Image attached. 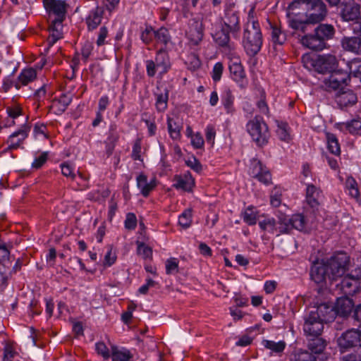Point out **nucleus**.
Listing matches in <instances>:
<instances>
[{
	"mask_svg": "<svg viewBox=\"0 0 361 361\" xmlns=\"http://www.w3.org/2000/svg\"><path fill=\"white\" fill-rule=\"evenodd\" d=\"M154 61L157 66V69H160L159 73L161 75L166 73L171 68L169 54L164 48L157 51Z\"/></svg>",
	"mask_w": 361,
	"mask_h": 361,
	"instance_id": "21",
	"label": "nucleus"
},
{
	"mask_svg": "<svg viewBox=\"0 0 361 361\" xmlns=\"http://www.w3.org/2000/svg\"><path fill=\"white\" fill-rule=\"evenodd\" d=\"M141 141L140 140H137L134 142L132 149L131 157L133 160H138L142 161V159L141 158Z\"/></svg>",
	"mask_w": 361,
	"mask_h": 361,
	"instance_id": "63",
	"label": "nucleus"
},
{
	"mask_svg": "<svg viewBox=\"0 0 361 361\" xmlns=\"http://www.w3.org/2000/svg\"><path fill=\"white\" fill-rule=\"evenodd\" d=\"M291 224L293 225V229H297L302 231L306 228V219L305 216L301 214H296L290 217Z\"/></svg>",
	"mask_w": 361,
	"mask_h": 361,
	"instance_id": "44",
	"label": "nucleus"
},
{
	"mask_svg": "<svg viewBox=\"0 0 361 361\" xmlns=\"http://www.w3.org/2000/svg\"><path fill=\"white\" fill-rule=\"evenodd\" d=\"M290 361H317V357L307 350H298L290 355Z\"/></svg>",
	"mask_w": 361,
	"mask_h": 361,
	"instance_id": "42",
	"label": "nucleus"
},
{
	"mask_svg": "<svg viewBox=\"0 0 361 361\" xmlns=\"http://www.w3.org/2000/svg\"><path fill=\"white\" fill-rule=\"evenodd\" d=\"M276 228L279 234L289 233L293 230L290 217L281 214L278 215V221L276 222Z\"/></svg>",
	"mask_w": 361,
	"mask_h": 361,
	"instance_id": "32",
	"label": "nucleus"
},
{
	"mask_svg": "<svg viewBox=\"0 0 361 361\" xmlns=\"http://www.w3.org/2000/svg\"><path fill=\"white\" fill-rule=\"evenodd\" d=\"M179 261L177 258L171 257L165 262L166 274L168 275L176 274L178 272Z\"/></svg>",
	"mask_w": 361,
	"mask_h": 361,
	"instance_id": "48",
	"label": "nucleus"
},
{
	"mask_svg": "<svg viewBox=\"0 0 361 361\" xmlns=\"http://www.w3.org/2000/svg\"><path fill=\"white\" fill-rule=\"evenodd\" d=\"M314 32L322 39L324 42L333 38L335 34V29L330 24H320L315 29Z\"/></svg>",
	"mask_w": 361,
	"mask_h": 361,
	"instance_id": "30",
	"label": "nucleus"
},
{
	"mask_svg": "<svg viewBox=\"0 0 361 361\" xmlns=\"http://www.w3.org/2000/svg\"><path fill=\"white\" fill-rule=\"evenodd\" d=\"M234 100L235 97L230 88H224L221 95V102L226 114L232 115L235 113Z\"/></svg>",
	"mask_w": 361,
	"mask_h": 361,
	"instance_id": "23",
	"label": "nucleus"
},
{
	"mask_svg": "<svg viewBox=\"0 0 361 361\" xmlns=\"http://www.w3.org/2000/svg\"><path fill=\"white\" fill-rule=\"evenodd\" d=\"M61 173L62 174L67 177L71 178V180H73L75 177V173L74 168L72 166V165L69 162H63L61 164Z\"/></svg>",
	"mask_w": 361,
	"mask_h": 361,
	"instance_id": "58",
	"label": "nucleus"
},
{
	"mask_svg": "<svg viewBox=\"0 0 361 361\" xmlns=\"http://www.w3.org/2000/svg\"><path fill=\"white\" fill-rule=\"evenodd\" d=\"M354 307L353 300L349 298H341L337 300L335 310L336 314H340L343 317L348 316Z\"/></svg>",
	"mask_w": 361,
	"mask_h": 361,
	"instance_id": "27",
	"label": "nucleus"
},
{
	"mask_svg": "<svg viewBox=\"0 0 361 361\" xmlns=\"http://www.w3.org/2000/svg\"><path fill=\"white\" fill-rule=\"evenodd\" d=\"M137 252L139 255L142 256L144 259L151 258L152 256V250L150 247L146 245L144 243L137 241Z\"/></svg>",
	"mask_w": 361,
	"mask_h": 361,
	"instance_id": "54",
	"label": "nucleus"
},
{
	"mask_svg": "<svg viewBox=\"0 0 361 361\" xmlns=\"http://www.w3.org/2000/svg\"><path fill=\"white\" fill-rule=\"evenodd\" d=\"M71 101L72 99L71 97L66 94H63L59 97V99L56 102H54L53 107L59 106L58 110L60 112H63L66 109L68 106L71 104Z\"/></svg>",
	"mask_w": 361,
	"mask_h": 361,
	"instance_id": "56",
	"label": "nucleus"
},
{
	"mask_svg": "<svg viewBox=\"0 0 361 361\" xmlns=\"http://www.w3.org/2000/svg\"><path fill=\"white\" fill-rule=\"evenodd\" d=\"M246 130L257 146L262 147L268 143L270 133L268 126L262 118L255 116L249 121Z\"/></svg>",
	"mask_w": 361,
	"mask_h": 361,
	"instance_id": "3",
	"label": "nucleus"
},
{
	"mask_svg": "<svg viewBox=\"0 0 361 361\" xmlns=\"http://www.w3.org/2000/svg\"><path fill=\"white\" fill-rule=\"evenodd\" d=\"M154 30L151 25H147L141 32L140 39L146 44H149L154 38Z\"/></svg>",
	"mask_w": 361,
	"mask_h": 361,
	"instance_id": "52",
	"label": "nucleus"
},
{
	"mask_svg": "<svg viewBox=\"0 0 361 361\" xmlns=\"http://www.w3.org/2000/svg\"><path fill=\"white\" fill-rule=\"evenodd\" d=\"M259 226L263 231L267 230L272 233L277 231L276 221L273 218H268L259 221Z\"/></svg>",
	"mask_w": 361,
	"mask_h": 361,
	"instance_id": "51",
	"label": "nucleus"
},
{
	"mask_svg": "<svg viewBox=\"0 0 361 361\" xmlns=\"http://www.w3.org/2000/svg\"><path fill=\"white\" fill-rule=\"evenodd\" d=\"M36 76L37 73L34 68H30L23 69L18 77V82H15V87L18 90L20 87L19 83H21L23 85H26L34 80Z\"/></svg>",
	"mask_w": 361,
	"mask_h": 361,
	"instance_id": "29",
	"label": "nucleus"
},
{
	"mask_svg": "<svg viewBox=\"0 0 361 361\" xmlns=\"http://www.w3.org/2000/svg\"><path fill=\"white\" fill-rule=\"evenodd\" d=\"M326 136L329 151L334 155L339 156L341 154V148L336 135L333 133H327Z\"/></svg>",
	"mask_w": 361,
	"mask_h": 361,
	"instance_id": "39",
	"label": "nucleus"
},
{
	"mask_svg": "<svg viewBox=\"0 0 361 361\" xmlns=\"http://www.w3.org/2000/svg\"><path fill=\"white\" fill-rule=\"evenodd\" d=\"M324 329V322L319 319V317L314 313H310L305 317L303 331L307 336H319Z\"/></svg>",
	"mask_w": 361,
	"mask_h": 361,
	"instance_id": "9",
	"label": "nucleus"
},
{
	"mask_svg": "<svg viewBox=\"0 0 361 361\" xmlns=\"http://www.w3.org/2000/svg\"><path fill=\"white\" fill-rule=\"evenodd\" d=\"M360 13V6L354 1L344 4L341 10V16L345 21L355 22Z\"/></svg>",
	"mask_w": 361,
	"mask_h": 361,
	"instance_id": "18",
	"label": "nucleus"
},
{
	"mask_svg": "<svg viewBox=\"0 0 361 361\" xmlns=\"http://www.w3.org/2000/svg\"><path fill=\"white\" fill-rule=\"evenodd\" d=\"M288 126L286 123L281 122L278 123V128L276 130V134L279 139L283 141H288L290 139V135L288 132Z\"/></svg>",
	"mask_w": 361,
	"mask_h": 361,
	"instance_id": "55",
	"label": "nucleus"
},
{
	"mask_svg": "<svg viewBox=\"0 0 361 361\" xmlns=\"http://www.w3.org/2000/svg\"><path fill=\"white\" fill-rule=\"evenodd\" d=\"M30 130V127L28 125H23L22 127L13 133L7 140L8 147L4 150H13L20 147L23 141L26 139Z\"/></svg>",
	"mask_w": 361,
	"mask_h": 361,
	"instance_id": "13",
	"label": "nucleus"
},
{
	"mask_svg": "<svg viewBox=\"0 0 361 361\" xmlns=\"http://www.w3.org/2000/svg\"><path fill=\"white\" fill-rule=\"evenodd\" d=\"M111 357L112 361H133V355L126 348L112 345Z\"/></svg>",
	"mask_w": 361,
	"mask_h": 361,
	"instance_id": "28",
	"label": "nucleus"
},
{
	"mask_svg": "<svg viewBox=\"0 0 361 361\" xmlns=\"http://www.w3.org/2000/svg\"><path fill=\"white\" fill-rule=\"evenodd\" d=\"M350 74L355 78H360L361 80V61L354 59L349 64Z\"/></svg>",
	"mask_w": 361,
	"mask_h": 361,
	"instance_id": "59",
	"label": "nucleus"
},
{
	"mask_svg": "<svg viewBox=\"0 0 361 361\" xmlns=\"http://www.w3.org/2000/svg\"><path fill=\"white\" fill-rule=\"evenodd\" d=\"M118 139L119 134L118 131V126L116 123H111L106 142H108L109 145H115Z\"/></svg>",
	"mask_w": 361,
	"mask_h": 361,
	"instance_id": "50",
	"label": "nucleus"
},
{
	"mask_svg": "<svg viewBox=\"0 0 361 361\" xmlns=\"http://www.w3.org/2000/svg\"><path fill=\"white\" fill-rule=\"evenodd\" d=\"M339 128L343 130L345 129L351 134H358L361 130V121L353 119L349 122L338 123Z\"/></svg>",
	"mask_w": 361,
	"mask_h": 361,
	"instance_id": "41",
	"label": "nucleus"
},
{
	"mask_svg": "<svg viewBox=\"0 0 361 361\" xmlns=\"http://www.w3.org/2000/svg\"><path fill=\"white\" fill-rule=\"evenodd\" d=\"M319 190L313 185H308L306 191V198L307 203L314 207L319 204Z\"/></svg>",
	"mask_w": 361,
	"mask_h": 361,
	"instance_id": "38",
	"label": "nucleus"
},
{
	"mask_svg": "<svg viewBox=\"0 0 361 361\" xmlns=\"http://www.w3.org/2000/svg\"><path fill=\"white\" fill-rule=\"evenodd\" d=\"M361 267H357L341 280L340 283L341 290L345 295H353L359 289Z\"/></svg>",
	"mask_w": 361,
	"mask_h": 361,
	"instance_id": "7",
	"label": "nucleus"
},
{
	"mask_svg": "<svg viewBox=\"0 0 361 361\" xmlns=\"http://www.w3.org/2000/svg\"><path fill=\"white\" fill-rule=\"evenodd\" d=\"M137 226V218L135 214L128 213L125 220V227L128 230H134Z\"/></svg>",
	"mask_w": 361,
	"mask_h": 361,
	"instance_id": "64",
	"label": "nucleus"
},
{
	"mask_svg": "<svg viewBox=\"0 0 361 361\" xmlns=\"http://www.w3.org/2000/svg\"><path fill=\"white\" fill-rule=\"evenodd\" d=\"M300 42L304 47L315 51H321L326 47V42H324L316 32L302 37Z\"/></svg>",
	"mask_w": 361,
	"mask_h": 361,
	"instance_id": "19",
	"label": "nucleus"
},
{
	"mask_svg": "<svg viewBox=\"0 0 361 361\" xmlns=\"http://www.w3.org/2000/svg\"><path fill=\"white\" fill-rule=\"evenodd\" d=\"M319 317V319L324 322L333 321L336 316L335 306L331 303L323 302L314 307V310L310 312Z\"/></svg>",
	"mask_w": 361,
	"mask_h": 361,
	"instance_id": "15",
	"label": "nucleus"
},
{
	"mask_svg": "<svg viewBox=\"0 0 361 361\" xmlns=\"http://www.w3.org/2000/svg\"><path fill=\"white\" fill-rule=\"evenodd\" d=\"M343 48L356 54H361V38L357 37H343L341 40Z\"/></svg>",
	"mask_w": 361,
	"mask_h": 361,
	"instance_id": "26",
	"label": "nucleus"
},
{
	"mask_svg": "<svg viewBox=\"0 0 361 361\" xmlns=\"http://www.w3.org/2000/svg\"><path fill=\"white\" fill-rule=\"evenodd\" d=\"M154 39L158 44L164 46V49L171 42V37L169 30L165 27H161L158 30H154Z\"/></svg>",
	"mask_w": 361,
	"mask_h": 361,
	"instance_id": "35",
	"label": "nucleus"
},
{
	"mask_svg": "<svg viewBox=\"0 0 361 361\" xmlns=\"http://www.w3.org/2000/svg\"><path fill=\"white\" fill-rule=\"evenodd\" d=\"M223 71L224 66L222 63L217 62L214 64L212 72V78L214 82H218L221 80Z\"/></svg>",
	"mask_w": 361,
	"mask_h": 361,
	"instance_id": "61",
	"label": "nucleus"
},
{
	"mask_svg": "<svg viewBox=\"0 0 361 361\" xmlns=\"http://www.w3.org/2000/svg\"><path fill=\"white\" fill-rule=\"evenodd\" d=\"M43 5L49 13H54L53 20H64L68 4L62 0H43Z\"/></svg>",
	"mask_w": 361,
	"mask_h": 361,
	"instance_id": "12",
	"label": "nucleus"
},
{
	"mask_svg": "<svg viewBox=\"0 0 361 361\" xmlns=\"http://www.w3.org/2000/svg\"><path fill=\"white\" fill-rule=\"evenodd\" d=\"M230 35L231 32L221 26L220 30L212 34V38L217 46L221 49L233 42L231 40Z\"/></svg>",
	"mask_w": 361,
	"mask_h": 361,
	"instance_id": "25",
	"label": "nucleus"
},
{
	"mask_svg": "<svg viewBox=\"0 0 361 361\" xmlns=\"http://www.w3.org/2000/svg\"><path fill=\"white\" fill-rule=\"evenodd\" d=\"M289 26L295 30H300L303 32H305L306 27L308 24H310L307 21V18L305 20H300L296 18H293L289 20L288 21Z\"/></svg>",
	"mask_w": 361,
	"mask_h": 361,
	"instance_id": "53",
	"label": "nucleus"
},
{
	"mask_svg": "<svg viewBox=\"0 0 361 361\" xmlns=\"http://www.w3.org/2000/svg\"><path fill=\"white\" fill-rule=\"evenodd\" d=\"M335 100L338 106L341 109H343L355 104L357 97L353 90L349 89L343 90L342 89V90L336 93Z\"/></svg>",
	"mask_w": 361,
	"mask_h": 361,
	"instance_id": "17",
	"label": "nucleus"
},
{
	"mask_svg": "<svg viewBox=\"0 0 361 361\" xmlns=\"http://www.w3.org/2000/svg\"><path fill=\"white\" fill-rule=\"evenodd\" d=\"M156 107L159 111H164L167 107V102L169 98V92L167 90H164V92L156 94Z\"/></svg>",
	"mask_w": 361,
	"mask_h": 361,
	"instance_id": "46",
	"label": "nucleus"
},
{
	"mask_svg": "<svg viewBox=\"0 0 361 361\" xmlns=\"http://www.w3.org/2000/svg\"><path fill=\"white\" fill-rule=\"evenodd\" d=\"M220 50L228 59L229 63L240 61V56L237 52V47L234 42L220 49Z\"/></svg>",
	"mask_w": 361,
	"mask_h": 361,
	"instance_id": "33",
	"label": "nucleus"
},
{
	"mask_svg": "<svg viewBox=\"0 0 361 361\" xmlns=\"http://www.w3.org/2000/svg\"><path fill=\"white\" fill-rule=\"evenodd\" d=\"M310 277L317 284L325 282L329 279V271L325 262H315L310 269Z\"/></svg>",
	"mask_w": 361,
	"mask_h": 361,
	"instance_id": "16",
	"label": "nucleus"
},
{
	"mask_svg": "<svg viewBox=\"0 0 361 361\" xmlns=\"http://www.w3.org/2000/svg\"><path fill=\"white\" fill-rule=\"evenodd\" d=\"M186 36L192 44H200L204 36L203 23L200 19L192 18L189 20Z\"/></svg>",
	"mask_w": 361,
	"mask_h": 361,
	"instance_id": "10",
	"label": "nucleus"
},
{
	"mask_svg": "<svg viewBox=\"0 0 361 361\" xmlns=\"http://www.w3.org/2000/svg\"><path fill=\"white\" fill-rule=\"evenodd\" d=\"M11 264L12 262L11 257L0 258L1 281L5 286L7 285V281L11 276V270L10 269Z\"/></svg>",
	"mask_w": 361,
	"mask_h": 361,
	"instance_id": "31",
	"label": "nucleus"
},
{
	"mask_svg": "<svg viewBox=\"0 0 361 361\" xmlns=\"http://www.w3.org/2000/svg\"><path fill=\"white\" fill-rule=\"evenodd\" d=\"M63 20H52L49 27V36L47 39L48 47L45 51H47L59 39L63 37L62 33Z\"/></svg>",
	"mask_w": 361,
	"mask_h": 361,
	"instance_id": "20",
	"label": "nucleus"
},
{
	"mask_svg": "<svg viewBox=\"0 0 361 361\" xmlns=\"http://www.w3.org/2000/svg\"><path fill=\"white\" fill-rule=\"evenodd\" d=\"M178 224L183 228H188L192 224V209H185L178 218Z\"/></svg>",
	"mask_w": 361,
	"mask_h": 361,
	"instance_id": "47",
	"label": "nucleus"
},
{
	"mask_svg": "<svg viewBox=\"0 0 361 361\" xmlns=\"http://www.w3.org/2000/svg\"><path fill=\"white\" fill-rule=\"evenodd\" d=\"M262 343L264 348L279 355L283 353L286 346V343L283 341L276 342L274 341L264 340Z\"/></svg>",
	"mask_w": 361,
	"mask_h": 361,
	"instance_id": "40",
	"label": "nucleus"
},
{
	"mask_svg": "<svg viewBox=\"0 0 361 361\" xmlns=\"http://www.w3.org/2000/svg\"><path fill=\"white\" fill-rule=\"evenodd\" d=\"M228 68L231 78L238 85L241 89H245L248 85L246 73L241 63V61L228 63Z\"/></svg>",
	"mask_w": 361,
	"mask_h": 361,
	"instance_id": "14",
	"label": "nucleus"
},
{
	"mask_svg": "<svg viewBox=\"0 0 361 361\" xmlns=\"http://www.w3.org/2000/svg\"><path fill=\"white\" fill-rule=\"evenodd\" d=\"M104 11L101 7H96L90 12L89 16L86 18V23L89 30L96 29L102 23Z\"/></svg>",
	"mask_w": 361,
	"mask_h": 361,
	"instance_id": "24",
	"label": "nucleus"
},
{
	"mask_svg": "<svg viewBox=\"0 0 361 361\" xmlns=\"http://www.w3.org/2000/svg\"><path fill=\"white\" fill-rule=\"evenodd\" d=\"M243 221L250 226L256 224L257 214L252 207H247L243 213Z\"/></svg>",
	"mask_w": 361,
	"mask_h": 361,
	"instance_id": "49",
	"label": "nucleus"
},
{
	"mask_svg": "<svg viewBox=\"0 0 361 361\" xmlns=\"http://www.w3.org/2000/svg\"><path fill=\"white\" fill-rule=\"evenodd\" d=\"M137 186L140 193L144 197H147L150 192L156 187L155 180H147V177L144 173H140L136 178Z\"/></svg>",
	"mask_w": 361,
	"mask_h": 361,
	"instance_id": "22",
	"label": "nucleus"
},
{
	"mask_svg": "<svg viewBox=\"0 0 361 361\" xmlns=\"http://www.w3.org/2000/svg\"><path fill=\"white\" fill-rule=\"evenodd\" d=\"M345 187L348 190L349 195L355 198L358 199L360 197V192L357 188V183L354 178L348 177L346 179Z\"/></svg>",
	"mask_w": 361,
	"mask_h": 361,
	"instance_id": "45",
	"label": "nucleus"
},
{
	"mask_svg": "<svg viewBox=\"0 0 361 361\" xmlns=\"http://www.w3.org/2000/svg\"><path fill=\"white\" fill-rule=\"evenodd\" d=\"M221 26L227 29L234 38H238L240 31V12L234 3H227L221 17Z\"/></svg>",
	"mask_w": 361,
	"mask_h": 361,
	"instance_id": "5",
	"label": "nucleus"
},
{
	"mask_svg": "<svg viewBox=\"0 0 361 361\" xmlns=\"http://www.w3.org/2000/svg\"><path fill=\"white\" fill-rule=\"evenodd\" d=\"M167 127L170 137L173 140H178L180 137V130L182 129V126L178 119L168 117Z\"/></svg>",
	"mask_w": 361,
	"mask_h": 361,
	"instance_id": "34",
	"label": "nucleus"
},
{
	"mask_svg": "<svg viewBox=\"0 0 361 361\" xmlns=\"http://www.w3.org/2000/svg\"><path fill=\"white\" fill-rule=\"evenodd\" d=\"M331 73L334 75L341 85H346L348 80H350V76L347 72L334 70Z\"/></svg>",
	"mask_w": 361,
	"mask_h": 361,
	"instance_id": "62",
	"label": "nucleus"
},
{
	"mask_svg": "<svg viewBox=\"0 0 361 361\" xmlns=\"http://www.w3.org/2000/svg\"><path fill=\"white\" fill-rule=\"evenodd\" d=\"M307 343V347L312 353L320 354L324 350L326 343L325 340L319 336H312Z\"/></svg>",
	"mask_w": 361,
	"mask_h": 361,
	"instance_id": "36",
	"label": "nucleus"
},
{
	"mask_svg": "<svg viewBox=\"0 0 361 361\" xmlns=\"http://www.w3.org/2000/svg\"><path fill=\"white\" fill-rule=\"evenodd\" d=\"M325 262L329 271V280L334 281L343 276L348 269L350 257L344 252H338Z\"/></svg>",
	"mask_w": 361,
	"mask_h": 361,
	"instance_id": "4",
	"label": "nucleus"
},
{
	"mask_svg": "<svg viewBox=\"0 0 361 361\" xmlns=\"http://www.w3.org/2000/svg\"><path fill=\"white\" fill-rule=\"evenodd\" d=\"M337 343L342 352L358 345L361 348V328L358 329H352L345 331L338 338Z\"/></svg>",
	"mask_w": 361,
	"mask_h": 361,
	"instance_id": "6",
	"label": "nucleus"
},
{
	"mask_svg": "<svg viewBox=\"0 0 361 361\" xmlns=\"http://www.w3.org/2000/svg\"><path fill=\"white\" fill-rule=\"evenodd\" d=\"M249 174L265 185H270L271 183L270 171L257 159H252L250 161Z\"/></svg>",
	"mask_w": 361,
	"mask_h": 361,
	"instance_id": "8",
	"label": "nucleus"
},
{
	"mask_svg": "<svg viewBox=\"0 0 361 361\" xmlns=\"http://www.w3.org/2000/svg\"><path fill=\"white\" fill-rule=\"evenodd\" d=\"M324 84L327 90H336L342 86L331 73L328 78L324 79Z\"/></svg>",
	"mask_w": 361,
	"mask_h": 361,
	"instance_id": "57",
	"label": "nucleus"
},
{
	"mask_svg": "<svg viewBox=\"0 0 361 361\" xmlns=\"http://www.w3.org/2000/svg\"><path fill=\"white\" fill-rule=\"evenodd\" d=\"M300 5L305 6L307 10V21L312 24L323 20L326 16V5L322 0H294L290 4V7L298 8Z\"/></svg>",
	"mask_w": 361,
	"mask_h": 361,
	"instance_id": "2",
	"label": "nucleus"
},
{
	"mask_svg": "<svg viewBox=\"0 0 361 361\" xmlns=\"http://www.w3.org/2000/svg\"><path fill=\"white\" fill-rule=\"evenodd\" d=\"M252 11L248 14V20L245 25L242 44L245 51L250 56H255L261 50L263 38L259 23L257 20L250 19Z\"/></svg>",
	"mask_w": 361,
	"mask_h": 361,
	"instance_id": "1",
	"label": "nucleus"
},
{
	"mask_svg": "<svg viewBox=\"0 0 361 361\" xmlns=\"http://www.w3.org/2000/svg\"><path fill=\"white\" fill-rule=\"evenodd\" d=\"M194 185V180L190 176H184L183 177L179 176L176 180V183L173 186L176 189H181L184 191H191Z\"/></svg>",
	"mask_w": 361,
	"mask_h": 361,
	"instance_id": "37",
	"label": "nucleus"
},
{
	"mask_svg": "<svg viewBox=\"0 0 361 361\" xmlns=\"http://www.w3.org/2000/svg\"><path fill=\"white\" fill-rule=\"evenodd\" d=\"M97 353L103 357L104 359L108 360L111 356L109 350L104 342H98L95 345Z\"/></svg>",
	"mask_w": 361,
	"mask_h": 361,
	"instance_id": "60",
	"label": "nucleus"
},
{
	"mask_svg": "<svg viewBox=\"0 0 361 361\" xmlns=\"http://www.w3.org/2000/svg\"><path fill=\"white\" fill-rule=\"evenodd\" d=\"M310 65L319 73H331L336 68V59L332 55L319 56L315 60H312Z\"/></svg>",
	"mask_w": 361,
	"mask_h": 361,
	"instance_id": "11",
	"label": "nucleus"
},
{
	"mask_svg": "<svg viewBox=\"0 0 361 361\" xmlns=\"http://www.w3.org/2000/svg\"><path fill=\"white\" fill-rule=\"evenodd\" d=\"M271 36L273 43L275 45L283 44L286 41V35L276 25H271Z\"/></svg>",
	"mask_w": 361,
	"mask_h": 361,
	"instance_id": "43",
	"label": "nucleus"
}]
</instances>
